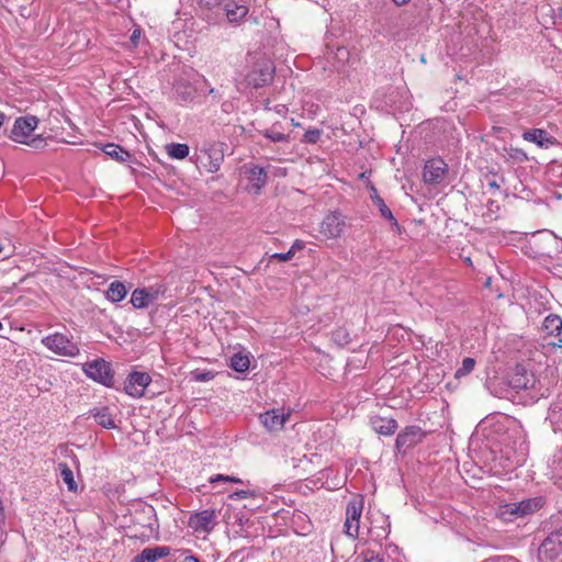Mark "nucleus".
<instances>
[{"label": "nucleus", "mask_w": 562, "mask_h": 562, "mask_svg": "<svg viewBox=\"0 0 562 562\" xmlns=\"http://www.w3.org/2000/svg\"><path fill=\"white\" fill-rule=\"evenodd\" d=\"M522 138L527 142L535 143L540 148H549L557 143L554 137L550 136L541 128H531L524 132Z\"/></svg>", "instance_id": "obj_20"}, {"label": "nucleus", "mask_w": 562, "mask_h": 562, "mask_svg": "<svg viewBox=\"0 0 562 562\" xmlns=\"http://www.w3.org/2000/svg\"><path fill=\"white\" fill-rule=\"evenodd\" d=\"M244 173L247 180L250 182L251 189L255 191V193H258L267 183L268 176L262 167L245 165Z\"/></svg>", "instance_id": "obj_18"}, {"label": "nucleus", "mask_w": 562, "mask_h": 562, "mask_svg": "<svg viewBox=\"0 0 562 562\" xmlns=\"http://www.w3.org/2000/svg\"><path fill=\"white\" fill-rule=\"evenodd\" d=\"M4 120H5L4 114L0 112V128L2 127V125L4 123Z\"/></svg>", "instance_id": "obj_52"}, {"label": "nucleus", "mask_w": 562, "mask_h": 562, "mask_svg": "<svg viewBox=\"0 0 562 562\" xmlns=\"http://www.w3.org/2000/svg\"><path fill=\"white\" fill-rule=\"evenodd\" d=\"M134 528H138L135 537L142 539H157L159 536V522L156 509L149 504H138L132 513Z\"/></svg>", "instance_id": "obj_2"}, {"label": "nucleus", "mask_w": 562, "mask_h": 562, "mask_svg": "<svg viewBox=\"0 0 562 562\" xmlns=\"http://www.w3.org/2000/svg\"><path fill=\"white\" fill-rule=\"evenodd\" d=\"M274 71L273 63L268 58L260 57L246 75V82L252 88L265 87L273 80Z\"/></svg>", "instance_id": "obj_4"}, {"label": "nucleus", "mask_w": 562, "mask_h": 562, "mask_svg": "<svg viewBox=\"0 0 562 562\" xmlns=\"http://www.w3.org/2000/svg\"><path fill=\"white\" fill-rule=\"evenodd\" d=\"M209 94L213 95V98H215V99H220L222 97V94L218 93V90H216L214 88L209 89Z\"/></svg>", "instance_id": "obj_48"}, {"label": "nucleus", "mask_w": 562, "mask_h": 562, "mask_svg": "<svg viewBox=\"0 0 562 562\" xmlns=\"http://www.w3.org/2000/svg\"><path fill=\"white\" fill-rule=\"evenodd\" d=\"M215 373L207 370H195L192 372V379L196 382H209L213 380Z\"/></svg>", "instance_id": "obj_37"}, {"label": "nucleus", "mask_w": 562, "mask_h": 562, "mask_svg": "<svg viewBox=\"0 0 562 562\" xmlns=\"http://www.w3.org/2000/svg\"><path fill=\"white\" fill-rule=\"evenodd\" d=\"M488 187L491 189H494V190H498L499 189V184L497 183V181L493 180L488 183Z\"/></svg>", "instance_id": "obj_50"}, {"label": "nucleus", "mask_w": 562, "mask_h": 562, "mask_svg": "<svg viewBox=\"0 0 562 562\" xmlns=\"http://www.w3.org/2000/svg\"><path fill=\"white\" fill-rule=\"evenodd\" d=\"M189 151L187 144H170L167 146L168 155L175 159H184L189 155Z\"/></svg>", "instance_id": "obj_33"}, {"label": "nucleus", "mask_w": 562, "mask_h": 562, "mask_svg": "<svg viewBox=\"0 0 562 562\" xmlns=\"http://www.w3.org/2000/svg\"><path fill=\"white\" fill-rule=\"evenodd\" d=\"M151 376L146 372H131L124 383L126 394L139 398L145 394L146 387L150 384Z\"/></svg>", "instance_id": "obj_12"}, {"label": "nucleus", "mask_w": 562, "mask_h": 562, "mask_svg": "<svg viewBox=\"0 0 562 562\" xmlns=\"http://www.w3.org/2000/svg\"><path fill=\"white\" fill-rule=\"evenodd\" d=\"M371 426L375 432L383 436H391L397 429V422L393 418L375 416L371 418Z\"/></svg>", "instance_id": "obj_24"}, {"label": "nucleus", "mask_w": 562, "mask_h": 562, "mask_svg": "<svg viewBox=\"0 0 562 562\" xmlns=\"http://www.w3.org/2000/svg\"><path fill=\"white\" fill-rule=\"evenodd\" d=\"M217 512L207 508L190 515L188 526L196 533H210L217 526Z\"/></svg>", "instance_id": "obj_8"}, {"label": "nucleus", "mask_w": 562, "mask_h": 562, "mask_svg": "<svg viewBox=\"0 0 562 562\" xmlns=\"http://www.w3.org/2000/svg\"><path fill=\"white\" fill-rule=\"evenodd\" d=\"M103 151L105 155L121 162L126 161V159L130 157V154L126 150H124L121 146L115 144L104 145Z\"/></svg>", "instance_id": "obj_31"}, {"label": "nucleus", "mask_w": 562, "mask_h": 562, "mask_svg": "<svg viewBox=\"0 0 562 562\" xmlns=\"http://www.w3.org/2000/svg\"><path fill=\"white\" fill-rule=\"evenodd\" d=\"M42 345L59 357L76 358L80 349L71 337L61 333H53L42 338Z\"/></svg>", "instance_id": "obj_3"}, {"label": "nucleus", "mask_w": 562, "mask_h": 562, "mask_svg": "<svg viewBox=\"0 0 562 562\" xmlns=\"http://www.w3.org/2000/svg\"><path fill=\"white\" fill-rule=\"evenodd\" d=\"M254 495H255V493L249 490H238V491H235L232 494H229V498L231 499H243V498L252 497Z\"/></svg>", "instance_id": "obj_42"}, {"label": "nucleus", "mask_w": 562, "mask_h": 562, "mask_svg": "<svg viewBox=\"0 0 562 562\" xmlns=\"http://www.w3.org/2000/svg\"><path fill=\"white\" fill-rule=\"evenodd\" d=\"M505 157L514 162H524L528 159L527 154L520 148H505Z\"/></svg>", "instance_id": "obj_34"}, {"label": "nucleus", "mask_w": 562, "mask_h": 562, "mask_svg": "<svg viewBox=\"0 0 562 562\" xmlns=\"http://www.w3.org/2000/svg\"><path fill=\"white\" fill-rule=\"evenodd\" d=\"M397 7H401V5H404L406 4L407 2H409V0H392Z\"/></svg>", "instance_id": "obj_51"}, {"label": "nucleus", "mask_w": 562, "mask_h": 562, "mask_svg": "<svg viewBox=\"0 0 562 562\" xmlns=\"http://www.w3.org/2000/svg\"><path fill=\"white\" fill-rule=\"evenodd\" d=\"M223 110H224V112H227L228 111V106H226V104H223Z\"/></svg>", "instance_id": "obj_53"}, {"label": "nucleus", "mask_w": 562, "mask_h": 562, "mask_svg": "<svg viewBox=\"0 0 562 562\" xmlns=\"http://www.w3.org/2000/svg\"><path fill=\"white\" fill-rule=\"evenodd\" d=\"M289 416V413L284 414L278 409H270L260 415V420L267 429L274 431L282 429Z\"/></svg>", "instance_id": "obj_19"}, {"label": "nucleus", "mask_w": 562, "mask_h": 562, "mask_svg": "<svg viewBox=\"0 0 562 562\" xmlns=\"http://www.w3.org/2000/svg\"><path fill=\"white\" fill-rule=\"evenodd\" d=\"M227 0H199L200 4L207 9H214L221 7L224 8V2Z\"/></svg>", "instance_id": "obj_43"}, {"label": "nucleus", "mask_w": 562, "mask_h": 562, "mask_svg": "<svg viewBox=\"0 0 562 562\" xmlns=\"http://www.w3.org/2000/svg\"><path fill=\"white\" fill-rule=\"evenodd\" d=\"M546 504L543 496L525 498L520 502H510L499 504L496 508V516L506 522L525 518L540 510Z\"/></svg>", "instance_id": "obj_1"}, {"label": "nucleus", "mask_w": 562, "mask_h": 562, "mask_svg": "<svg viewBox=\"0 0 562 562\" xmlns=\"http://www.w3.org/2000/svg\"><path fill=\"white\" fill-rule=\"evenodd\" d=\"M217 482H229V483H244L240 479L231 475L216 474L210 477V483L214 484Z\"/></svg>", "instance_id": "obj_40"}, {"label": "nucleus", "mask_w": 562, "mask_h": 562, "mask_svg": "<svg viewBox=\"0 0 562 562\" xmlns=\"http://www.w3.org/2000/svg\"><path fill=\"white\" fill-rule=\"evenodd\" d=\"M345 228V217L338 212H331L323 218L319 225V234L326 239H336L341 236Z\"/></svg>", "instance_id": "obj_9"}, {"label": "nucleus", "mask_w": 562, "mask_h": 562, "mask_svg": "<svg viewBox=\"0 0 562 562\" xmlns=\"http://www.w3.org/2000/svg\"><path fill=\"white\" fill-rule=\"evenodd\" d=\"M58 468L60 471V477L64 481V483L67 485L68 491L77 492L78 485L75 481L72 470L66 463H59Z\"/></svg>", "instance_id": "obj_30"}, {"label": "nucleus", "mask_w": 562, "mask_h": 562, "mask_svg": "<svg viewBox=\"0 0 562 562\" xmlns=\"http://www.w3.org/2000/svg\"><path fill=\"white\" fill-rule=\"evenodd\" d=\"M495 561H496V560H494V559H493V560H486V561H484V562H495Z\"/></svg>", "instance_id": "obj_55"}, {"label": "nucleus", "mask_w": 562, "mask_h": 562, "mask_svg": "<svg viewBox=\"0 0 562 562\" xmlns=\"http://www.w3.org/2000/svg\"><path fill=\"white\" fill-rule=\"evenodd\" d=\"M542 330L548 336H560L562 331V318L555 314L548 315L542 323Z\"/></svg>", "instance_id": "obj_27"}, {"label": "nucleus", "mask_w": 562, "mask_h": 562, "mask_svg": "<svg viewBox=\"0 0 562 562\" xmlns=\"http://www.w3.org/2000/svg\"><path fill=\"white\" fill-rule=\"evenodd\" d=\"M139 37H140V31L139 30H135L132 35H131V42L134 44V45H137L138 41H139Z\"/></svg>", "instance_id": "obj_47"}, {"label": "nucleus", "mask_w": 562, "mask_h": 562, "mask_svg": "<svg viewBox=\"0 0 562 562\" xmlns=\"http://www.w3.org/2000/svg\"><path fill=\"white\" fill-rule=\"evenodd\" d=\"M370 198L372 203L378 207L381 216L387 220L391 223L392 227L400 232L401 227L396 218L394 217L390 207L385 204L384 200L379 195L375 188L371 189Z\"/></svg>", "instance_id": "obj_21"}, {"label": "nucleus", "mask_w": 562, "mask_h": 562, "mask_svg": "<svg viewBox=\"0 0 562 562\" xmlns=\"http://www.w3.org/2000/svg\"><path fill=\"white\" fill-rule=\"evenodd\" d=\"M169 554L170 548L167 546L145 548L134 558V562H156L159 559L168 557Z\"/></svg>", "instance_id": "obj_22"}, {"label": "nucleus", "mask_w": 562, "mask_h": 562, "mask_svg": "<svg viewBox=\"0 0 562 562\" xmlns=\"http://www.w3.org/2000/svg\"><path fill=\"white\" fill-rule=\"evenodd\" d=\"M322 131L317 128L308 130L305 132L303 140L308 144H315L319 140Z\"/></svg>", "instance_id": "obj_39"}, {"label": "nucleus", "mask_w": 562, "mask_h": 562, "mask_svg": "<svg viewBox=\"0 0 562 562\" xmlns=\"http://www.w3.org/2000/svg\"><path fill=\"white\" fill-rule=\"evenodd\" d=\"M224 143H209L202 149L198 157L201 166L211 173L220 170L224 161Z\"/></svg>", "instance_id": "obj_7"}, {"label": "nucleus", "mask_w": 562, "mask_h": 562, "mask_svg": "<svg viewBox=\"0 0 562 562\" xmlns=\"http://www.w3.org/2000/svg\"><path fill=\"white\" fill-rule=\"evenodd\" d=\"M182 562H201L198 558L193 555H187Z\"/></svg>", "instance_id": "obj_49"}, {"label": "nucleus", "mask_w": 562, "mask_h": 562, "mask_svg": "<svg viewBox=\"0 0 562 562\" xmlns=\"http://www.w3.org/2000/svg\"><path fill=\"white\" fill-rule=\"evenodd\" d=\"M127 295V289L125 284L121 281H113L110 283L105 296L109 301L113 303H119L123 301Z\"/></svg>", "instance_id": "obj_28"}, {"label": "nucleus", "mask_w": 562, "mask_h": 562, "mask_svg": "<svg viewBox=\"0 0 562 562\" xmlns=\"http://www.w3.org/2000/svg\"><path fill=\"white\" fill-rule=\"evenodd\" d=\"M362 562H383V558L372 550L362 552Z\"/></svg>", "instance_id": "obj_41"}, {"label": "nucleus", "mask_w": 562, "mask_h": 562, "mask_svg": "<svg viewBox=\"0 0 562 562\" xmlns=\"http://www.w3.org/2000/svg\"><path fill=\"white\" fill-rule=\"evenodd\" d=\"M547 420L554 431H562V395H559L548 409Z\"/></svg>", "instance_id": "obj_23"}, {"label": "nucleus", "mask_w": 562, "mask_h": 562, "mask_svg": "<svg viewBox=\"0 0 562 562\" xmlns=\"http://www.w3.org/2000/svg\"><path fill=\"white\" fill-rule=\"evenodd\" d=\"M562 553V528L550 532L539 547V557L546 561H553Z\"/></svg>", "instance_id": "obj_10"}, {"label": "nucleus", "mask_w": 562, "mask_h": 562, "mask_svg": "<svg viewBox=\"0 0 562 562\" xmlns=\"http://www.w3.org/2000/svg\"><path fill=\"white\" fill-rule=\"evenodd\" d=\"M327 59L333 61V66L339 69L349 59V50L345 46H337L335 49L327 46Z\"/></svg>", "instance_id": "obj_26"}, {"label": "nucleus", "mask_w": 562, "mask_h": 562, "mask_svg": "<svg viewBox=\"0 0 562 562\" xmlns=\"http://www.w3.org/2000/svg\"><path fill=\"white\" fill-rule=\"evenodd\" d=\"M223 110H224V112H227L228 111V106H226V104H223Z\"/></svg>", "instance_id": "obj_54"}, {"label": "nucleus", "mask_w": 562, "mask_h": 562, "mask_svg": "<svg viewBox=\"0 0 562 562\" xmlns=\"http://www.w3.org/2000/svg\"><path fill=\"white\" fill-rule=\"evenodd\" d=\"M167 286L164 283H156L145 288H136L131 295V304L134 308L144 310L151 303L164 297Z\"/></svg>", "instance_id": "obj_6"}, {"label": "nucleus", "mask_w": 562, "mask_h": 562, "mask_svg": "<svg viewBox=\"0 0 562 562\" xmlns=\"http://www.w3.org/2000/svg\"><path fill=\"white\" fill-rule=\"evenodd\" d=\"M425 437V432L418 426H408L402 430L395 440V447L401 450L412 448L419 443Z\"/></svg>", "instance_id": "obj_16"}, {"label": "nucleus", "mask_w": 562, "mask_h": 562, "mask_svg": "<svg viewBox=\"0 0 562 562\" xmlns=\"http://www.w3.org/2000/svg\"><path fill=\"white\" fill-rule=\"evenodd\" d=\"M537 383L538 380L533 372L521 364L515 367L509 380L510 386L517 390H531L536 387Z\"/></svg>", "instance_id": "obj_14"}, {"label": "nucleus", "mask_w": 562, "mask_h": 562, "mask_svg": "<svg viewBox=\"0 0 562 562\" xmlns=\"http://www.w3.org/2000/svg\"><path fill=\"white\" fill-rule=\"evenodd\" d=\"M292 258H293V252L289 251V250L286 252H274L273 255H271V259H277L280 262L289 261Z\"/></svg>", "instance_id": "obj_45"}, {"label": "nucleus", "mask_w": 562, "mask_h": 562, "mask_svg": "<svg viewBox=\"0 0 562 562\" xmlns=\"http://www.w3.org/2000/svg\"><path fill=\"white\" fill-rule=\"evenodd\" d=\"M362 502L353 501L347 505L346 521L344 525L345 532L351 538H357L359 535L360 517L362 514Z\"/></svg>", "instance_id": "obj_13"}, {"label": "nucleus", "mask_w": 562, "mask_h": 562, "mask_svg": "<svg viewBox=\"0 0 562 562\" xmlns=\"http://www.w3.org/2000/svg\"><path fill=\"white\" fill-rule=\"evenodd\" d=\"M262 136L273 143H289L290 135L284 134L279 130V124L276 123L271 127L263 130Z\"/></svg>", "instance_id": "obj_29"}, {"label": "nucleus", "mask_w": 562, "mask_h": 562, "mask_svg": "<svg viewBox=\"0 0 562 562\" xmlns=\"http://www.w3.org/2000/svg\"><path fill=\"white\" fill-rule=\"evenodd\" d=\"M95 422L105 429L116 428L114 416L108 406H102L92 411Z\"/></svg>", "instance_id": "obj_25"}, {"label": "nucleus", "mask_w": 562, "mask_h": 562, "mask_svg": "<svg viewBox=\"0 0 562 562\" xmlns=\"http://www.w3.org/2000/svg\"><path fill=\"white\" fill-rule=\"evenodd\" d=\"M304 248V241L300 240V239H296L294 240V243L292 244L291 248L289 249V251H292L293 252V256L295 255V252L297 250H301Z\"/></svg>", "instance_id": "obj_46"}, {"label": "nucleus", "mask_w": 562, "mask_h": 562, "mask_svg": "<svg viewBox=\"0 0 562 562\" xmlns=\"http://www.w3.org/2000/svg\"><path fill=\"white\" fill-rule=\"evenodd\" d=\"M176 92L182 101H190L193 98V92L190 86L179 83L176 86Z\"/></svg>", "instance_id": "obj_36"}, {"label": "nucleus", "mask_w": 562, "mask_h": 562, "mask_svg": "<svg viewBox=\"0 0 562 562\" xmlns=\"http://www.w3.org/2000/svg\"><path fill=\"white\" fill-rule=\"evenodd\" d=\"M447 171L448 166L442 159H430L424 167V180L429 184H439L443 181Z\"/></svg>", "instance_id": "obj_15"}, {"label": "nucleus", "mask_w": 562, "mask_h": 562, "mask_svg": "<svg viewBox=\"0 0 562 562\" xmlns=\"http://www.w3.org/2000/svg\"><path fill=\"white\" fill-rule=\"evenodd\" d=\"M83 370L89 378L105 386H110L113 383V373L110 363L104 359H97L87 363Z\"/></svg>", "instance_id": "obj_11"}, {"label": "nucleus", "mask_w": 562, "mask_h": 562, "mask_svg": "<svg viewBox=\"0 0 562 562\" xmlns=\"http://www.w3.org/2000/svg\"><path fill=\"white\" fill-rule=\"evenodd\" d=\"M227 21L233 25H239L249 12V8L244 3H237L235 0H227L223 8Z\"/></svg>", "instance_id": "obj_17"}, {"label": "nucleus", "mask_w": 562, "mask_h": 562, "mask_svg": "<svg viewBox=\"0 0 562 562\" xmlns=\"http://www.w3.org/2000/svg\"><path fill=\"white\" fill-rule=\"evenodd\" d=\"M475 367V360L473 358L467 357L462 360L461 367L456 371V378L460 379L461 376H465L473 371Z\"/></svg>", "instance_id": "obj_35"}, {"label": "nucleus", "mask_w": 562, "mask_h": 562, "mask_svg": "<svg viewBox=\"0 0 562 562\" xmlns=\"http://www.w3.org/2000/svg\"><path fill=\"white\" fill-rule=\"evenodd\" d=\"M38 120L35 116L19 117L13 124L10 133V138L20 144L31 145L37 147L42 139L31 138L32 132L36 128Z\"/></svg>", "instance_id": "obj_5"}, {"label": "nucleus", "mask_w": 562, "mask_h": 562, "mask_svg": "<svg viewBox=\"0 0 562 562\" xmlns=\"http://www.w3.org/2000/svg\"><path fill=\"white\" fill-rule=\"evenodd\" d=\"M381 33L395 36L398 34V31L395 27V23L393 19H390L385 25H383V31Z\"/></svg>", "instance_id": "obj_44"}, {"label": "nucleus", "mask_w": 562, "mask_h": 562, "mask_svg": "<svg viewBox=\"0 0 562 562\" xmlns=\"http://www.w3.org/2000/svg\"><path fill=\"white\" fill-rule=\"evenodd\" d=\"M2 328H3V325H2V323L0 322V330H1Z\"/></svg>", "instance_id": "obj_56"}, {"label": "nucleus", "mask_w": 562, "mask_h": 562, "mask_svg": "<svg viewBox=\"0 0 562 562\" xmlns=\"http://www.w3.org/2000/svg\"><path fill=\"white\" fill-rule=\"evenodd\" d=\"M249 358L246 355L235 353L231 358V368L236 371L244 373L249 369Z\"/></svg>", "instance_id": "obj_32"}, {"label": "nucleus", "mask_w": 562, "mask_h": 562, "mask_svg": "<svg viewBox=\"0 0 562 562\" xmlns=\"http://www.w3.org/2000/svg\"><path fill=\"white\" fill-rule=\"evenodd\" d=\"M552 471L554 475L562 477V448L553 454Z\"/></svg>", "instance_id": "obj_38"}]
</instances>
